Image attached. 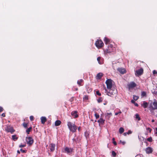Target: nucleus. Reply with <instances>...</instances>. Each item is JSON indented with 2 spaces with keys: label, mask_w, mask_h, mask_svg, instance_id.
<instances>
[{
  "label": "nucleus",
  "mask_w": 157,
  "mask_h": 157,
  "mask_svg": "<svg viewBox=\"0 0 157 157\" xmlns=\"http://www.w3.org/2000/svg\"><path fill=\"white\" fill-rule=\"evenodd\" d=\"M67 125L70 130L73 132H75L77 130V127L72 123L70 122H68Z\"/></svg>",
  "instance_id": "nucleus-1"
},
{
  "label": "nucleus",
  "mask_w": 157,
  "mask_h": 157,
  "mask_svg": "<svg viewBox=\"0 0 157 157\" xmlns=\"http://www.w3.org/2000/svg\"><path fill=\"white\" fill-rule=\"evenodd\" d=\"M104 88L105 90V92L107 93V94L110 96L116 94L117 92L116 90L115 89L114 90L112 89H107L105 86H104Z\"/></svg>",
  "instance_id": "nucleus-2"
},
{
  "label": "nucleus",
  "mask_w": 157,
  "mask_h": 157,
  "mask_svg": "<svg viewBox=\"0 0 157 157\" xmlns=\"http://www.w3.org/2000/svg\"><path fill=\"white\" fill-rule=\"evenodd\" d=\"M149 108L151 111L157 109V102L155 99L154 100L153 102H151L149 104Z\"/></svg>",
  "instance_id": "nucleus-3"
},
{
  "label": "nucleus",
  "mask_w": 157,
  "mask_h": 157,
  "mask_svg": "<svg viewBox=\"0 0 157 157\" xmlns=\"http://www.w3.org/2000/svg\"><path fill=\"white\" fill-rule=\"evenodd\" d=\"M112 80L110 79H108L105 82L107 85V89H111L112 87Z\"/></svg>",
  "instance_id": "nucleus-4"
},
{
  "label": "nucleus",
  "mask_w": 157,
  "mask_h": 157,
  "mask_svg": "<svg viewBox=\"0 0 157 157\" xmlns=\"http://www.w3.org/2000/svg\"><path fill=\"white\" fill-rule=\"evenodd\" d=\"M26 140L27 144L29 145H32L34 141L33 139L31 137H26Z\"/></svg>",
  "instance_id": "nucleus-5"
},
{
  "label": "nucleus",
  "mask_w": 157,
  "mask_h": 157,
  "mask_svg": "<svg viewBox=\"0 0 157 157\" xmlns=\"http://www.w3.org/2000/svg\"><path fill=\"white\" fill-rule=\"evenodd\" d=\"M128 86L129 90L132 89L136 86V84L133 82H131L128 84Z\"/></svg>",
  "instance_id": "nucleus-6"
},
{
  "label": "nucleus",
  "mask_w": 157,
  "mask_h": 157,
  "mask_svg": "<svg viewBox=\"0 0 157 157\" xmlns=\"http://www.w3.org/2000/svg\"><path fill=\"white\" fill-rule=\"evenodd\" d=\"M95 44L96 47L98 48L101 47L104 45L103 42L101 40H97Z\"/></svg>",
  "instance_id": "nucleus-7"
},
{
  "label": "nucleus",
  "mask_w": 157,
  "mask_h": 157,
  "mask_svg": "<svg viewBox=\"0 0 157 157\" xmlns=\"http://www.w3.org/2000/svg\"><path fill=\"white\" fill-rule=\"evenodd\" d=\"M6 130L8 132H10L12 134L13 133L15 130L13 129L12 127L10 126H7L5 128Z\"/></svg>",
  "instance_id": "nucleus-8"
},
{
  "label": "nucleus",
  "mask_w": 157,
  "mask_h": 157,
  "mask_svg": "<svg viewBox=\"0 0 157 157\" xmlns=\"http://www.w3.org/2000/svg\"><path fill=\"white\" fill-rule=\"evenodd\" d=\"M143 69L141 68L139 70L135 71V74L136 76H139L141 75L143 73Z\"/></svg>",
  "instance_id": "nucleus-9"
},
{
  "label": "nucleus",
  "mask_w": 157,
  "mask_h": 157,
  "mask_svg": "<svg viewBox=\"0 0 157 157\" xmlns=\"http://www.w3.org/2000/svg\"><path fill=\"white\" fill-rule=\"evenodd\" d=\"M117 70L122 74H124L126 72V70L124 68H118L117 69Z\"/></svg>",
  "instance_id": "nucleus-10"
},
{
  "label": "nucleus",
  "mask_w": 157,
  "mask_h": 157,
  "mask_svg": "<svg viewBox=\"0 0 157 157\" xmlns=\"http://www.w3.org/2000/svg\"><path fill=\"white\" fill-rule=\"evenodd\" d=\"M146 151L147 153L150 154L153 151V149L151 147H147L146 149Z\"/></svg>",
  "instance_id": "nucleus-11"
},
{
  "label": "nucleus",
  "mask_w": 157,
  "mask_h": 157,
  "mask_svg": "<svg viewBox=\"0 0 157 157\" xmlns=\"http://www.w3.org/2000/svg\"><path fill=\"white\" fill-rule=\"evenodd\" d=\"M77 111H73L71 113L72 116L74 117L75 118H77L78 117V115L77 114Z\"/></svg>",
  "instance_id": "nucleus-12"
},
{
  "label": "nucleus",
  "mask_w": 157,
  "mask_h": 157,
  "mask_svg": "<svg viewBox=\"0 0 157 157\" xmlns=\"http://www.w3.org/2000/svg\"><path fill=\"white\" fill-rule=\"evenodd\" d=\"M103 74L102 73H99L97 74L96 78V79H100L101 77L103 76Z\"/></svg>",
  "instance_id": "nucleus-13"
},
{
  "label": "nucleus",
  "mask_w": 157,
  "mask_h": 157,
  "mask_svg": "<svg viewBox=\"0 0 157 157\" xmlns=\"http://www.w3.org/2000/svg\"><path fill=\"white\" fill-rule=\"evenodd\" d=\"M55 145L52 144H50V149L51 151H53L55 150Z\"/></svg>",
  "instance_id": "nucleus-14"
},
{
  "label": "nucleus",
  "mask_w": 157,
  "mask_h": 157,
  "mask_svg": "<svg viewBox=\"0 0 157 157\" xmlns=\"http://www.w3.org/2000/svg\"><path fill=\"white\" fill-rule=\"evenodd\" d=\"M65 152L69 154L71 152L72 150L71 149H69V148L66 147L65 148Z\"/></svg>",
  "instance_id": "nucleus-15"
},
{
  "label": "nucleus",
  "mask_w": 157,
  "mask_h": 157,
  "mask_svg": "<svg viewBox=\"0 0 157 157\" xmlns=\"http://www.w3.org/2000/svg\"><path fill=\"white\" fill-rule=\"evenodd\" d=\"M40 119L41 123L43 124H44L46 121V118L45 117H42Z\"/></svg>",
  "instance_id": "nucleus-16"
},
{
  "label": "nucleus",
  "mask_w": 157,
  "mask_h": 157,
  "mask_svg": "<svg viewBox=\"0 0 157 157\" xmlns=\"http://www.w3.org/2000/svg\"><path fill=\"white\" fill-rule=\"evenodd\" d=\"M148 105V104L145 101H144L143 104L142 105L145 108H147Z\"/></svg>",
  "instance_id": "nucleus-17"
},
{
  "label": "nucleus",
  "mask_w": 157,
  "mask_h": 157,
  "mask_svg": "<svg viewBox=\"0 0 157 157\" xmlns=\"http://www.w3.org/2000/svg\"><path fill=\"white\" fill-rule=\"evenodd\" d=\"M105 120L103 119L102 118H101L98 121V122L100 124H103L104 123Z\"/></svg>",
  "instance_id": "nucleus-18"
},
{
  "label": "nucleus",
  "mask_w": 157,
  "mask_h": 157,
  "mask_svg": "<svg viewBox=\"0 0 157 157\" xmlns=\"http://www.w3.org/2000/svg\"><path fill=\"white\" fill-rule=\"evenodd\" d=\"M61 123V121L59 120H57L55 122V125L56 126L59 125Z\"/></svg>",
  "instance_id": "nucleus-19"
},
{
  "label": "nucleus",
  "mask_w": 157,
  "mask_h": 157,
  "mask_svg": "<svg viewBox=\"0 0 157 157\" xmlns=\"http://www.w3.org/2000/svg\"><path fill=\"white\" fill-rule=\"evenodd\" d=\"M104 41L105 44H106L109 42V40L106 37L105 38Z\"/></svg>",
  "instance_id": "nucleus-20"
},
{
  "label": "nucleus",
  "mask_w": 157,
  "mask_h": 157,
  "mask_svg": "<svg viewBox=\"0 0 157 157\" xmlns=\"http://www.w3.org/2000/svg\"><path fill=\"white\" fill-rule=\"evenodd\" d=\"M124 129L123 128L121 127L119 128V132L120 134H122L123 132H124Z\"/></svg>",
  "instance_id": "nucleus-21"
},
{
  "label": "nucleus",
  "mask_w": 157,
  "mask_h": 157,
  "mask_svg": "<svg viewBox=\"0 0 157 157\" xmlns=\"http://www.w3.org/2000/svg\"><path fill=\"white\" fill-rule=\"evenodd\" d=\"M32 129V127H30L29 128H28L26 131V133L27 134H29V132H30Z\"/></svg>",
  "instance_id": "nucleus-22"
},
{
  "label": "nucleus",
  "mask_w": 157,
  "mask_h": 157,
  "mask_svg": "<svg viewBox=\"0 0 157 157\" xmlns=\"http://www.w3.org/2000/svg\"><path fill=\"white\" fill-rule=\"evenodd\" d=\"M12 138L13 140L15 141L17 139V138L16 137V136L15 135H13L12 136Z\"/></svg>",
  "instance_id": "nucleus-23"
},
{
  "label": "nucleus",
  "mask_w": 157,
  "mask_h": 157,
  "mask_svg": "<svg viewBox=\"0 0 157 157\" xmlns=\"http://www.w3.org/2000/svg\"><path fill=\"white\" fill-rule=\"evenodd\" d=\"M136 118L138 119V121H140V117L139 115L138 114H136L135 115Z\"/></svg>",
  "instance_id": "nucleus-24"
},
{
  "label": "nucleus",
  "mask_w": 157,
  "mask_h": 157,
  "mask_svg": "<svg viewBox=\"0 0 157 157\" xmlns=\"http://www.w3.org/2000/svg\"><path fill=\"white\" fill-rule=\"evenodd\" d=\"M83 80L82 79H80V80H78L77 81V83L79 85V86L81 85V83L82 82H83Z\"/></svg>",
  "instance_id": "nucleus-25"
},
{
  "label": "nucleus",
  "mask_w": 157,
  "mask_h": 157,
  "mask_svg": "<svg viewBox=\"0 0 157 157\" xmlns=\"http://www.w3.org/2000/svg\"><path fill=\"white\" fill-rule=\"evenodd\" d=\"M112 115V114L111 113H107L105 114V116L108 117V118H109L110 117V116H111Z\"/></svg>",
  "instance_id": "nucleus-26"
},
{
  "label": "nucleus",
  "mask_w": 157,
  "mask_h": 157,
  "mask_svg": "<svg viewBox=\"0 0 157 157\" xmlns=\"http://www.w3.org/2000/svg\"><path fill=\"white\" fill-rule=\"evenodd\" d=\"M138 98H139V97H138V96H136L135 95H133V98L134 100L136 101V100H137V99H138Z\"/></svg>",
  "instance_id": "nucleus-27"
},
{
  "label": "nucleus",
  "mask_w": 157,
  "mask_h": 157,
  "mask_svg": "<svg viewBox=\"0 0 157 157\" xmlns=\"http://www.w3.org/2000/svg\"><path fill=\"white\" fill-rule=\"evenodd\" d=\"M146 93L144 91L142 92V94H141V96L143 97L144 96H146Z\"/></svg>",
  "instance_id": "nucleus-28"
},
{
  "label": "nucleus",
  "mask_w": 157,
  "mask_h": 157,
  "mask_svg": "<svg viewBox=\"0 0 157 157\" xmlns=\"http://www.w3.org/2000/svg\"><path fill=\"white\" fill-rule=\"evenodd\" d=\"M101 58V57H98V58L97 59V60H98V63L99 64H101V62L100 61Z\"/></svg>",
  "instance_id": "nucleus-29"
},
{
  "label": "nucleus",
  "mask_w": 157,
  "mask_h": 157,
  "mask_svg": "<svg viewBox=\"0 0 157 157\" xmlns=\"http://www.w3.org/2000/svg\"><path fill=\"white\" fill-rule=\"evenodd\" d=\"M23 125L24 126V127L25 128H26L27 127V125H28V124L27 123H24L23 124Z\"/></svg>",
  "instance_id": "nucleus-30"
},
{
  "label": "nucleus",
  "mask_w": 157,
  "mask_h": 157,
  "mask_svg": "<svg viewBox=\"0 0 157 157\" xmlns=\"http://www.w3.org/2000/svg\"><path fill=\"white\" fill-rule=\"evenodd\" d=\"M147 140L150 142H151L152 141V138L151 137H150L147 139Z\"/></svg>",
  "instance_id": "nucleus-31"
},
{
  "label": "nucleus",
  "mask_w": 157,
  "mask_h": 157,
  "mask_svg": "<svg viewBox=\"0 0 157 157\" xmlns=\"http://www.w3.org/2000/svg\"><path fill=\"white\" fill-rule=\"evenodd\" d=\"M112 155L113 157H115L116 156V153L114 151H112Z\"/></svg>",
  "instance_id": "nucleus-32"
},
{
  "label": "nucleus",
  "mask_w": 157,
  "mask_h": 157,
  "mask_svg": "<svg viewBox=\"0 0 157 157\" xmlns=\"http://www.w3.org/2000/svg\"><path fill=\"white\" fill-rule=\"evenodd\" d=\"M95 116L96 119H98L99 117V115L97 113H95Z\"/></svg>",
  "instance_id": "nucleus-33"
},
{
  "label": "nucleus",
  "mask_w": 157,
  "mask_h": 157,
  "mask_svg": "<svg viewBox=\"0 0 157 157\" xmlns=\"http://www.w3.org/2000/svg\"><path fill=\"white\" fill-rule=\"evenodd\" d=\"M102 101V98H100L98 99V103H100Z\"/></svg>",
  "instance_id": "nucleus-34"
},
{
  "label": "nucleus",
  "mask_w": 157,
  "mask_h": 157,
  "mask_svg": "<svg viewBox=\"0 0 157 157\" xmlns=\"http://www.w3.org/2000/svg\"><path fill=\"white\" fill-rule=\"evenodd\" d=\"M88 97L87 96H85L84 97H83V99L84 100H87L88 99Z\"/></svg>",
  "instance_id": "nucleus-35"
},
{
  "label": "nucleus",
  "mask_w": 157,
  "mask_h": 157,
  "mask_svg": "<svg viewBox=\"0 0 157 157\" xmlns=\"http://www.w3.org/2000/svg\"><path fill=\"white\" fill-rule=\"evenodd\" d=\"M120 142L123 145H124L125 144L126 142L124 141H122L121 140H120Z\"/></svg>",
  "instance_id": "nucleus-36"
},
{
  "label": "nucleus",
  "mask_w": 157,
  "mask_h": 157,
  "mask_svg": "<svg viewBox=\"0 0 157 157\" xmlns=\"http://www.w3.org/2000/svg\"><path fill=\"white\" fill-rule=\"evenodd\" d=\"M34 117L33 116H31L30 117V119L31 121H33V120Z\"/></svg>",
  "instance_id": "nucleus-37"
},
{
  "label": "nucleus",
  "mask_w": 157,
  "mask_h": 157,
  "mask_svg": "<svg viewBox=\"0 0 157 157\" xmlns=\"http://www.w3.org/2000/svg\"><path fill=\"white\" fill-rule=\"evenodd\" d=\"M96 94L99 96L101 95V94L99 92V91H97L96 92Z\"/></svg>",
  "instance_id": "nucleus-38"
},
{
  "label": "nucleus",
  "mask_w": 157,
  "mask_h": 157,
  "mask_svg": "<svg viewBox=\"0 0 157 157\" xmlns=\"http://www.w3.org/2000/svg\"><path fill=\"white\" fill-rule=\"evenodd\" d=\"M153 75L157 74V71L155 70H154L153 71Z\"/></svg>",
  "instance_id": "nucleus-39"
},
{
  "label": "nucleus",
  "mask_w": 157,
  "mask_h": 157,
  "mask_svg": "<svg viewBox=\"0 0 157 157\" xmlns=\"http://www.w3.org/2000/svg\"><path fill=\"white\" fill-rule=\"evenodd\" d=\"M20 151H21V152H22L24 153H25L26 152V151L25 150H23L22 149H21L20 150Z\"/></svg>",
  "instance_id": "nucleus-40"
},
{
  "label": "nucleus",
  "mask_w": 157,
  "mask_h": 157,
  "mask_svg": "<svg viewBox=\"0 0 157 157\" xmlns=\"http://www.w3.org/2000/svg\"><path fill=\"white\" fill-rule=\"evenodd\" d=\"M132 133V132L130 130H129L127 132V134H131Z\"/></svg>",
  "instance_id": "nucleus-41"
},
{
  "label": "nucleus",
  "mask_w": 157,
  "mask_h": 157,
  "mask_svg": "<svg viewBox=\"0 0 157 157\" xmlns=\"http://www.w3.org/2000/svg\"><path fill=\"white\" fill-rule=\"evenodd\" d=\"M147 129L148 130H149L150 132H151V128H147Z\"/></svg>",
  "instance_id": "nucleus-42"
},
{
  "label": "nucleus",
  "mask_w": 157,
  "mask_h": 157,
  "mask_svg": "<svg viewBox=\"0 0 157 157\" xmlns=\"http://www.w3.org/2000/svg\"><path fill=\"white\" fill-rule=\"evenodd\" d=\"M3 108L1 107H0V112H2L3 111Z\"/></svg>",
  "instance_id": "nucleus-43"
},
{
  "label": "nucleus",
  "mask_w": 157,
  "mask_h": 157,
  "mask_svg": "<svg viewBox=\"0 0 157 157\" xmlns=\"http://www.w3.org/2000/svg\"><path fill=\"white\" fill-rule=\"evenodd\" d=\"M25 146V145H20L19 146V147H24Z\"/></svg>",
  "instance_id": "nucleus-44"
},
{
  "label": "nucleus",
  "mask_w": 157,
  "mask_h": 157,
  "mask_svg": "<svg viewBox=\"0 0 157 157\" xmlns=\"http://www.w3.org/2000/svg\"><path fill=\"white\" fill-rule=\"evenodd\" d=\"M113 143L115 145H116L117 144L116 142L115 141H113Z\"/></svg>",
  "instance_id": "nucleus-45"
},
{
  "label": "nucleus",
  "mask_w": 157,
  "mask_h": 157,
  "mask_svg": "<svg viewBox=\"0 0 157 157\" xmlns=\"http://www.w3.org/2000/svg\"><path fill=\"white\" fill-rule=\"evenodd\" d=\"M111 51H109L108 49H107V53H109Z\"/></svg>",
  "instance_id": "nucleus-46"
},
{
  "label": "nucleus",
  "mask_w": 157,
  "mask_h": 157,
  "mask_svg": "<svg viewBox=\"0 0 157 157\" xmlns=\"http://www.w3.org/2000/svg\"><path fill=\"white\" fill-rule=\"evenodd\" d=\"M2 116L3 117H4L5 116V113H3L2 114Z\"/></svg>",
  "instance_id": "nucleus-47"
},
{
  "label": "nucleus",
  "mask_w": 157,
  "mask_h": 157,
  "mask_svg": "<svg viewBox=\"0 0 157 157\" xmlns=\"http://www.w3.org/2000/svg\"><path fill=\"white\" fill-rule=\"evenodd\" d=\"M131 102L132 103H135V101L133 100H131Z\"/></svg>",
  "instance_id": "nucleus-48"
},
{
  "label": "nucleus",
  "mask_w": 157,
  "mask_h": 157,
  "mask_svg": "<svg viewBox=\"0 0 157 157\" xmlns=\"http://www.w3.org/2000/svg\"><path fill=\"white\" fill-rule=\"evenodd\" d=\"M136 157H142L141 155H137L136 156Z\"/></svg>",
  "instance_id": "nucleus-49"
},
{
  "label": "nucleus",
  "mask_w": 157,
  "mask_h": 157,
  "mask_svg": "<svg viewBox=\"0 0 157 157\" xmlns=\"http://www.w3.org/2000/svg\"><path fill=\"white\" fill-rule=\"evenodd\" d=\"M123 134L124 135V136H126V135H127V132H124V133H123Z\"/></svg>",
  "instance_id": "nucleus-50"
},
{
  "label": "nucleus",
  "mask_w": 157,
  "mask_h": 157,
  "mask_svg": "<svg viewBox=\"0 0 157 157\" xmlns=\"http://www.w3.org/2000/svg\"><path fill=\"white\" fill-rule=\"evenodd\" d=\"M135 105L136 106H138V104H137V103H135Z\"/></svg>",
  "instance_id": "nucleus-51"
},
{
  "label": "nucleus",
  "mask_w": 157,
  "mask_h": 157,
  "mask_svg": "<svg viewBox=\"0 0 157 157\" xmlns=\"http://www.w3.org/2000/svg\"><path fill=\"white\" fill-rule=\"evenodd\" d=\"M73 98H71L70 99V101L71 102L72 101H73Z\"/></svg>",
  "instance_id": "nucleus-52"
},
{
  "label": "nucleus",
  "mask_w": 157,
  "mask_h": 157,
  "mask_svg": "<svg viewBox=\"0 0 157 157\" xmlns=\"http://www.w3.org/2000/svg\"><path fill=\"white\" fill-rule=\"evenodd\" d=\"M78 129L79 131L81 129V127H80L78 128Z\"/></svg>",
  "instance_id": "nucleus-53"
},
{
  "label": "nucleus",
  "mask_w": 157,
  "mask_h": 157,
  "mask_svg": "<svg viewBox=\"0 0 157 157\" xmlns=\"http://www.w3.org/2000/svg\"><path fill=\"white\" fill-rule=\"evenodd\" d=\"M155 130H156V132H155V134H157V128H155Z\"/></svg>",
  "instance_id": "nucleus-54"
},
{
  "label": "nucleus",
  "mask_w": 157,
  "mask_h": 157,
  "mask_svg": "<svg viewBox=\"0 0 157 157\" xmlns=\"http://www.w3.org/2000/svg\"><path fill=\"white\" fill-rule=\"evenodd\" d=\"M119 113H115V115H117Z\"/></svg>",
  "instance_id": "nucleus-55"
},
{
  "label": "nucleus",
  "mask_w": 157,
  "mask_h": 157,
  "mask_svg": "<svg viewBox=\"0 0 157 157\" xmlns=\"http://www.w3.org/2000/svg\"><path fill=\"white\" fill-rule=\"evenodd\" d=\"M17 153H19V154H20V151H19V150H18L17 151Z\"/></svg>",
  "instance_id": "nucleus-56"
},
{
  "label": "nucleus",
  "mask_w": 157,
  "mask_h": 157,
  "mask_svg": "<svg viewBox=\"0 0 157 157\" xmlns=\"http://www.w3.org/2000/svg\"><path fill=\"white\" fill-rule=\"evenodd\" d=\"M112 140H113V141H114V140H115V138H113L112 139Z\"/></svg>",
  "instance_id": "nucleus-57"
},
{
  "label": "nucleus",
  "mask_w": 157,
  "mask_h": 157,
  "mask_svg": "<svg viewBox=\"0 0 157 157\" xmlns=\"http://www.w3.org/2000/svg\"><path fill=\"white\" fill-rule=\"evenodd\" d=\"M152 122H154V120H152L151 121Z\"/></svg>",
  "instance_id": "nucleus-58"
},
{
  "label": "nucleus",
  "mask_w": 157,
  "mask_h": 157,
  "mask_svg": "<svg viewBox=\"0 0 157 157\" xmlns=\"http://www.w3.org/2000/svg\"><path fill=\"white\" fill-rule=\"evenodd\" d=\"M110 46L111 47V48H112V46L111 45H110Z\"/></svg>",
  "instance_id": "nucleus-59"
},
{
  "label": "nucleus",
  "mask_w": 157,
  "mask_h": 157,
  "mask_svg": "<svg viewBox=\"0 0 157 157\" xmlns=\"http://www.w3.org/2000/svg\"><path fill=\"white\" fill-rule=\"evenodd\" d=\"M76 90H78V89H76Z\"/></svg>",
  "instance_id": "nucleus-60"
},
{
  "label": "nucleus",
  "mask_w": 157,
  "mask_h": 157,
  "mask_svg": "<svg viewBox=\"0 0 157 157\" xmlns=\"http://www.w3.org/2000/svg\"><path fill=\"white\" fill-rule=\"evenodd\" d=\"M108 48H109V50L110 49H109V47H108Z\"/></svg>",
  "instance_id": "nucleus-61"
},
{
  "label": "nucleus",
  "mask_w": 157,
  "mask_h": 157,
  "mask_svg": "<svg viewBox=\"0 0 157 157\" xmlns=\"http://www.w3.org/2000/svg\"><path fill=\"white\" fill-rule=\"evenodd\" d=\"M121 113V112H119V113Z\"/></svg>",
  "instance_id": "nucleus-62"
}]
</instances>
